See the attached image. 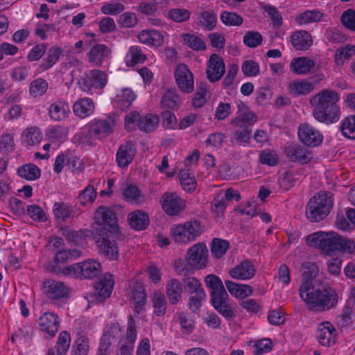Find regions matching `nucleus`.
Instances as JSON below:
<instances>
[{
  "mask_svg": "<svg viewBox=\"0 0 355 355\" xmlns=\"http://www.w3.org/2000/svg\"><path fill=\"white\" fill-rule=\"evenodd\" d=\"M259 162L270 166H276L279 162V156L275 150L265 149L259 153Z\"/></svg>",
  "mask_w": 355,
  "mask_h": 355,
  "instance_id": "69168bd1",
  "label": "nucleus"
},
{
  "mask_svg": "<svg viewBox=\"0 0 355 355\" xmlns=\"http://www.w3.org/2000/svg\"><path fill=\"white\" fill-rule=\"evenodd\" d=\"M146 60V55L143 53L141 48L138 46H130L125 55V62L128 67L143 63Z\"/></svg>",
  "mask_w": 355,
  "mask_h": 355,
  "instance_id": "79ce46f5",
  "label": "nucleus"
},
{
  "mask_svg": "<svg viewBox=\"0 0 355 355\" xmlns=\"http://www.w3.org/2000/svg\"><path fill=\"white\" fill-rule=\"evenodd\" d=\"M355 55V46L347 44L336 50L334 55V61L337 65H342L345 61L349 60Z\"/></svg>",
  "mask_w": 355,
  "mask_h": 355,
  "instance_id": "864d4df0",
  "label": "nucleus"
},
{
  "mask_svg": "<svg viewBox=\"0 0 355 355\" xmlns=\"http://www.w3.org/2000/svg\"><path fill=\"white\" fill-rule=\"evenodd\" d=\"M114 279L110 274L105 275L96 282L94 288L96 299L99 302H103L107 298L110 297L114 286Z\"/></svg>",
  "mask_w": 355,
  "mask_h": 355,
  "instance_id": "bb28decb",
  "label": "nucleus"
},
{
  "mask_svg": "<svg viewBox=\"0 0 355 355\" xmlns=\"http://www.w3.org/2000/svg\"><path fill=\"white\" fill-rule=\"evenodd\" d=\"M206 293L205 290L200 291L196 293L191 294L188 301V306L193 313L198 311L205 300Z\"/></svg>",
  "mask_w": 355,
  "mask_h": 355,
  "instance_id": "774afa93",
  "label": "nucleus"
},
{
  "mask_svg": "<svg viewBox=\"0 0 355 355\" xmlns=\"http://www.w3.org/2000/svg\"><path fill=\"white\" fill-rule=\"evenodd\" d=\"M306 242L309 246H318L327 254L336 251L351 253L355 250L353 240L343 238L335 232H315L307 236Z\"/></svg>",
  "mask_w": 355,
  "mask_h": 355,
  "instance_id": "7ed1b4c3",
  "label": "nucleus"
},
{
  "mask_svg": "<svg viewBox=\"0 0 355 355\" xmlns=\"http://www.w3.org/2000/svg\"><path fill=\"white\" fill-rule=\"evenodd\" d=\"M130 300L134 304L135 315H139L146 304L147 295L145 287L137 281H132L130 285Z\"/></svg>",
  "mask_w": 355,
  "mask_h": 355,
  "instance_id": "6ab92c4d",
  "label": "nucleus"
},
{
  "mask_svg": "<svg viewBox=\"0 0 355 355\" xmlns=\"http://www.w3.org/2000/svg\"><path fill=\"white\" fill-rule=\"evenodd\" d=\"M208 250L204 243L193 245L187 252V261L193 268L202 269L205 267Z\"/></svg>",
  "mask_w": 355,
  "mask_h": 355,
  "instance_id": "2eb2a0df",
  "label": "nucleus"
},
{
  "mask_svg": "<svg viewBox=\"0 0 355 355\" xmlns=\"http://www.w3.org/2000/svg\"><path fill=\"white\" fill-rule=\"evenodd\" d=\"M48 113L50 119L54 121H64L70 113L69 104L67 101L58 98L50 105Z\"/></svg>",
  "mask_w": 355,
  "mask_h": 355,
  "instance_id": "cd10ccee",
  "label": "nucleus"
},
{
  "mask_svg": "<svg viewBox=\"0 0 355 355\" xmlns=\"http://www.w3.org/2000/svg\"><path fill=\"white\" fill-rule=\"evenodd\" d=\"M52 211L55 220L58 223L67 222L74 215L73 207L64 202H55L53 204Z\"/></svg>",
  "mask_w": 355,
  "mask_h": 355,
  "instance_id": "2f4dec72",
  "label": "nucleus"
},
{
  "mask_svg": "<svg viewBox=\"0 0 355 355\" xmlns=\"http://www.w3.org/2000/svg\"><path fill=\"white\" fill-rule=\"evenodd\" d=\"M220 19L223 24L227 26H239L243 22L241 15L234 12L223 11L220 14Z\"/></svg>",
  "mask_w": 355,
  "mask_h": 355,
  "instance_id": "bf43d9fd",
  "label": "nucleus"
},
{
  "mask_svg": "<svg viewBox=\"0 0 355 355\" xmlns=\"http://www.w3.org/2000/svg\"><path fill=\"white\" fill-rule=\"evenodd\" d=\"M152 302L154 314L159 317L164 315L167 308L165 295L161 292L156 291L153 293Z\"/></svg>",
  "mask_w": 355,
  "mask_h": 355,
  "instance_id": "de8ad7c7",
  "label": "nucleus"
},
{
  "mask_svg": "<svg viewBox=\"0 0 355 355\" xmlns=\"http://www.w3.org/2000/svg\"><path fill=\"white\" fill-rule=\"evenodd\" d=\"M314 84L306 80H295L290 83L288 88L294 96H305L314 89Z\"/></svg>",
  "mask_w": 355,
  "mask_h": 355,
  "instance_id": "a19ab883",
  "label": "nucleus"
},
{
  "mask_svg": "<svg viewBox=\"0 0 355 355\" xmlns=\"http://www.w3.org/2000/svg\"><path fill=\"white\" fill-rule=\"evenodd\" d=\"M159 204L164 211L170 216L180 214L186 207L185 201L175 192H165L160 199Z\"/></svg>",
  "mask_w": 355,
  "mask_h": 355,
  "instance_id": "f8f14e48",
  "label": "nucleus"
},
{
  "mask_svg": "<svg viewBox=\"0 0 355 355\" xmlns=\"http://www.w3.org/2000/svg\"><path fill=\"white\" fill-rule=\"evenodd\" d=\"M49 84L46 80L38 78L33 80L29 85L30 94L34 97H40L46 93Z\"/></svg>",
  "mask_w": 355,
  "mask_h": 355,
  "instance_id": "13d9d810",
  "label": "nucleus"
},
{
  "mask_svg": "<svg viewBox=\"0 0 355 355\" xmlns=\"http://www.w3.org/2000/svg\"><path fill=\"white\" fill-rule=\"evenodd\" d=\"M128 222L132 229L141 231L148 227L150 220L147 213L142 210H136L129 214Z\"/></svg>",
  "mask_w": 355,
  "mask_h": 355,
  "instance_id": "473e14b6",
  "label": "nucleus"
},
{
  "mask_svg": "<svg viewBox=\"0 0 355 355\" xmlns=\"http://www.w3.org/2000/svg\"><path fill=\"white\" fill-rule=\"evenodd\" d=\"M73 110L76 116L84 119L93 113L94 103L92 99L83 98L74 103Z\"/></svg>",
  "mask_w": 355,
  "mask_h": 355,
  "instance_id": "58836bf2",
  "label": "nucleus"
},
{
  "mask_svg": "<svg viewBox=\"0 0 355 355\" xmlns=\"http://www.w3.org/2000/svg\"><path fill=\"white\" fill-rule=\"evenodd\" d=\"M159 118L152 114L141 116L138 121V127L140 130L148 132L153 131L158 125Z\"/></svg>",
  "mask_w": 355,
  "mask_h": 355,
  "instance_id": "09e8293b",
  "label": "nucleus"
},
{
  "mask_svg": "<svg viewBox=\"0 0 355 355\" xmlns=\"http://www.w3.org/2000/svg\"><path fill=\"white\" fill-rule=\"evenodd\" d=\"M119 236V230H109L106 227L96 228L93 234V239L99 254L109 260H117L119 256L118 246Z\"/></svg>",
  "mask_w": 355,
  "mask_h": 355,
  "instance_id": "39448f33",
  "label": "nucleus"
},
{
  "mask_svg": "<svg viewBox=\"0 0 355 355\" xmlns=\"http://www.w3.org/2000/svg\"><path fill=\"white\" fill-rule=\"evenodd\" d=\"M225 284L230 293L237 298H245L253 293L252 287L249 285L237 284L230 280H226Z\"/></svg>",
  "mask_w": 355,
  "mask_h": 355,
  "instance_id": "e433bc0d",
  "label": "nucleus"
},
{
  "mask_svg": "<svg viewBox=\"0 0 355 355\" xmlns=\"http://www.w3.org/2000/svg\"><path fill=\"white\" fill-rule=\"evenodd\" d=\"M300 296L311 312L323 313L335 309L338 304L337 291L324 281L303 282L299 288Z\"/></svg>",
  "mask_w": 355,
  "mask_h": 355,
  "instance_id": "f257e3e1",
  "label": "nucleus"
},
{
  "mask_svg": "<svg viewBox=\"0 0 355 355\" xmlns=\"http://www.w3.org/2000/svg\"><path fill=\"white\" fill-rule=\"evenodd\" d=\"M333 207V195L330 192L320 191L311 198L306 207V216L311 222L323 220Z\"/></svg>",
  "mask_w": 355,
  "mask_h": 355,
  "instance_id": "423d86ee",
  "label": "nucleus"
},
{
  "mask_svg": "<svg viewBox=\"0 0 355 355\" xmlns=\"http://www.w3.org/2000/svg\"><path fill=\"white\" fill-rule=\"evenodd\" d=\"M198 19L200 25L205 31H212L216 26L217 16L213 10L200 12Z\"/></svg>",
  "mask_w": 355,
  "mask_h": 355,
  "instance_id": "37998d69",
  "label": "nucleus"
},
{
  "mask_svg": "<svg viewBox=\"0 0 355 355\" xmlns=\"http://www.w3.org/2000/svg\"><path fill=\"white\" fill-rule=\"evenodd\" d=\"M182 39L185 44L193 51H200L207 49L206 43L198 35L186 33L182 35Z\"/></svg>",
  "mask_w": 355,
  "mask_h": 355,
  "instance_id": "603ef678",
  "label": "nucleus"
},
{
  "mask_svg": "<svg viewBox=\"0 0 355 355\" xmlns=\"http://www.w3.org/2000/svg\"><path fill=\"white\" fill-rule=\"evenodd\" d=\"M206 286L211 289V304L226 320L235 318L234 311L228 304L229 295L222 280L216 275H208L205 279Z\"/></svg>",
  "mask_w": 355,
  "mask_h": 355,
  "instance_id": "20e7f679",
  "label": "nucleus"
},
{
  "mask_svg": "<svg viewBox=\"0 0 355 355\" xmlns=\"http://www.w3.org/2000/svg\"><path fill=\"white\" fill-rule=\"evenodd\" d=\"M353 316H354V308L347 304L343 307L341 314L338 315L336 318L337 325L340 327L349 325L352 322Z\"/></svg>",
  "mask_w": 355,
  "mask_h": 355,
  "instance_id": "e2e57ef3",
  "label": "nucleus"
},
{
  "mask_svg": "<svg viewBox=\"0 0 355 355\" xmlns=\"http://www.w3.org/2000/svg\"><path fill=\"white\" fill-rule=\"evenodd\" d=\"M115 125L114 116L110 115L105 119H94L88 124L86 132L80 133L79 138L84 144L92 143L93 139L104 138L110 135Z\"/></svg>",
  "mask_w": 355,
  "mask_h": 355,
  "instance_id": "0eeeda50",
  "label": "nucleus"
},
{
  "mask_svg": "<svg viewBox=\"0 0 355 355\" xmlns=\"http://www.w3.org/2000/svg\"><path fill=\"white\" fill-rule=\"evenodd\" d=\"M111 54L107 46L102 44L94 45L88 53V60L94 66L100 67Z\"/></svg>",
  "mask_w": 355,
  "mask_h": 355,
  "instance_id": "c85d7f7f",
  "label": "nucleus"
},
{
  "mask_svg": "<svg viewBox=\"0 0 355 355\" xmlns=\"http://www.w3.org/2000/svg\"><path fill=\"white\" fill-rule=\"evenodd\" d=\"M174 78L177 87L182 92L190 94L193 91V74L187 64L181 63L176 66Z\"/></svg>",
  "mask_w": 355,
  "mask_h": 355,
  "instance_id": "ddd939ff",
  "label": "nucleus"
},
{
  "mask_svg": "<svg viewBox=\"0 0 355 355\" xmlns=\"http://www.w3.org/2000/svg\"><path fill=\"white\" fill-rule=\"evenodd\" d=\"M168 17L176 23H183L189 20L191 12L186 8H175L168 11Z\"/></svg>",
  "mask_w": 355,
  "mask_h": 355,
  "instance_id": "052dcab7",
  "label": "nucleus"
},
{
  "mask_svg": "<svg viewBox=\"0 0 355 355\" xmlns=\"http://www.w3.org/2000/svg\"><path fill=\"white\" fill-rule=\"evenodd\" d=\"M89 349V338L86 336L78 334L73 344L71 355H87Z\"/></svg>",
  "mask_w": 355,
  "mask_h": 355,
  "instance_id": "6e6d98bb",
  "label": "nucleus"
},
{
  "mask_svg": "<svg viewBox=\"0 0 355 355\" xmlns=\"http://www.w3.org/2000/svg\"><path fill=\"white\" fill-rule=\"evenodd\" d=\"M256 272L257 269L252 261L245 259L230 270L229 275L233 279L249 280L255 276Z\"/></svg>",
  "mask_w": 355,
  "mask_h": 355,
  "instance_id": "4be33fe9",
  "label": "nucleus"
},
{
  "mask_svg": "<svg viewBox=\"0 0 355 355\" xmlns=\"http://www.w3.org/2000/svg\"><path fill=\"white\" fill-rule=\"evenodd\" d=\"M136 95L130 88H124L117 94V107L121 110L128 108L135 100Z\"/></svg>",
  "mask_w": 355,
  "mask_h": 355,
  "instance_id": "49530a36",
  "label": "nucleus"
},
{
  "mask_svg": "<svg viewBox=\"0 0 355 355\" xmlns=\"http://www.w3.org/2000/svg\"><path fill=\"white\" fill-rule=\"evenodd\" d=\"M285 153L291 162H298L301 164H307L312 159L311 152L297 144H293L286 147Z\"/></svg>",
  "mask_w": 355,
  "mask_h": 355,
  "instance_id": "a878e982",
  "label": "nucleus"
},
{
  "mask_svg": "<svg viewBox=\"0 0 355 355\" xmlns=\"http://www.w3.org/2000/svg\"><path fill=\"white\" fill-rule=\"evenodd\" d=\"M301 272L304 279H305L303 282L306 281H320V279H314L319 272L318 266L314 262L304 263L301 267Z\"/></svg>",
  "mask_w": 355,
  "mask_h": 355,
  "instance_id": "680f3d73",
  "label": "nucleus"
},
{
  "mask_svg": "<svg viewBox=\"0 0 355 355\" xmlns=\"http://www.w3.org/2000/svg\"><path fill=\"white\" fill-rule=\"evenodd\" d=\"M94 218L98 225H103L109 230H119L118 219L113 207H98L94 212Z\"/></svg>",
  "mask_w": 355,
  "mask_h": 355,
  "instance_id": "f3484780",
  "label": "nucleus"
},
{
  "mask_svg": "<svg viewBox=\"0 0 355 355\" xmlns=\"http://www.w3.org/2000/svg\"><path fill=\"white\" fill-rule=\"evenodd\" d=\"M230 248V242L228 241L219 238H214L211 243V253L216 259L221 258Z\"/></svg>",
  "mask_w": 355,
  "mask_h": 355,
  "instance_id": "3c124183",
  "label": "nucleus"
},
{
  "mask_svg": "<svg viewBox=\"0 0 355 355\" xmlns=\"http://www.w3.org/2000/svg\"><path fill=\"white\" fill-rule=\"evenodd\" d=\"M238 115L230 121L231 125H252L257 121L256 114L250 110V108L240 101L237 104Z\"/></svg>",
  "mask_w": 355,
  "mask_h": 355,
  "instance_id": "5701e85b",
  "label": "nucleus"
},
{
  "mask_svg": "<svg viewBox=\"0 0 355 355\" xmlns=\"http://www.w3.org/2000/svg\"><path fill=\"white\" fill-rule=\"evenodd\" d=\"M62 49L60 47H52L47 51L46 57L42 59L40 68L43 71L51 69L59 60Z\"/></svg>",
  "mask_w": 355,
  "mask_h": 355,
  "instance_id": "c03bdc74",
  "label": "nucleus"
},
{
  "mask_svg": "<svg viewBox=\"0 0 355 355\" xmlns=\"http://www.w3.org/2000/svg\"><path fill=\"white\" fill-rule=\"evenodd\" d=\"M124 198L130 202L140 203L143 202L144 197L137 186L128 184L123 191Z\"/></svg>",
  "mask_w": 355,
  "mask_h": 355,
  "instance_id": "0e129e2a",
  "label": "nucleus"
},
{
  "mask_svg": "<svg viewBox=\"0 0 355 355\" xmlns=\"http://www.w3.org/2000/svg\"><path fill=\"white\" fill-rule=\"evenodd\" d=\"M17 174L22 179L34 181L41 176V170L35 164L27 163L19 166L17 168Z\"/></svg>",
  "mask_w": 355,
  "mask_h": 355,
  "instance_id": "4c0bfd02",
  "label": "nucleus"
},
{
  "mask_svg": "<svg viewBox=\"0 0 355 355\" xmlns=\"http://www.w3.org/2000/svg\"><path fill=\"white\" fill-rule=\"evenodd\" d=\"M182 284L178 279H171L168 281L166 285V295L171 304L178 303L182 298Z\"/></svg>",
  "mask_w": 355,
  "mask_h": 355,
  "instance_id": "72a5a7b5",
  "label": "nucleus"
},
{
  "mask_svg": "<svg viewBox=\"0 0 355 355\" xmlns=\"http://www.w3.org/2000/svg\"><path fill=\"white\" fill-rule=\"evenodd\" d=\"M243 42L248 47L255 48L262 43L263 37L259 32L248 31L244 35Z\"/></svg>",
  "mask_w": 355,
  "mask_h": 355,
  "instance_id": "338daca9",
  "label": "nucleus"
},
{
  "mask_svg": "<svg viewBox=\"0 0 355 355\" xmlns=\"http://www.w3.org/2000/svg\"><path fill=\"white\" fill-rule=\"evenodd\" d=\"M182 332L186 334H191L195 329V322L192 317L187 313L179 312L176 313Z\"/></svg>",
  "mask_w": 355,
  "mask_h": 355,
  "instance_id": "4d7b16f0",
  "label": "nucleus"
},
{
  "mask_svg": "<svg viewBox=\"0 0 355 355\" xmlns=\"http://www.w3.org/2000/svg\"><path fill=\"white\" fill-rule=\"evenodd\" d=\"M40 330L53 338L58 331L60 320L58 316L53 312L43 313L38 320Z\"/></svg>",
  "mask_w": 355,
  "mask_h": 355,
  "instance_id": "412c9836",
  "label": "nucleus"
},
{
  "mask_svg": "<svg viewBox=\"0 0 355 355\" xmlns=\"http://www.w3.org/2000/svg\"><path fill=\"white\" fill-rule=\"evenodd\" d=\"M137 334L136 323L132 315H129L125 338L119 340L117 355H132Z\"/></svg>",
  "mask_w": 355,
  "mask_h": 355,
  "instance_id": "4468645a",
  "label": "nucleus"
},
{
  "mask_svg": "<svg viewBox=\"0 0 355 355\" xmlns=\"http://www.w3.org/2000/svg\"><path fill=\"white\" fill-rule=\"evenodd\" d=\"M42 139V133L36 126L27 128L22 134L23 141L29 146L39 144Z\"/></svg>",
  "mask_w": 355,
  "mask_h": 355,
  "instance_id": "5fc2aeb1",
  "label": "nucleus"
},
{
  "mask_svg": "<svg viewBox=\"0 0 355 355\" xmlns=\"http://www.w3.org/2000/svg\"><path fill=\"white\" fill-rule=\"evenodd\" d=\"M107 81V75L103 71L92 69L80 77L78 85L82 91L92 94L96 90L103 89Z\"/></svg>",
  "mask_w": 355,
  "mask_h": 355,
  "instance_id": "9b49d317",
  "label": "nucleus"
},
{
  "mask_svg": "<svg viewBox=\"0 0 355 355\" xmlns=\"http://www.w3.org/2000/svg\"><path fill=\"white\" fill-rule=\"evenodd\" d=\"M101 272V264L99 261L94 259H87L66 267L63 273L80 279H92L99 275Z\"/></svg>",
  "mask_w": 355,
  "mask_h": 355,
  "instance_id": "9d476101",
  "label": "nucleus"
},
{
  "mask_svg": "<svg viewBox=\"0 0 355 355\" xmlns=\"http://www.w3.org/2000/svg\"><path fill=\"white\" fill-rule=\"evenodd\" d=\"M182 101L175 89H168L162 96L161 106L162 108L177 110Z\"/></svg>",
  "mask_w": 355,
  "mask_h": 355,
  "instance_id": "ea45409f",
  "label": "nucleus"
},
{
  "mask_svg": "<svg viewBox=\"0 0 355 355\" xmlns=\"http://www.w3.org/2000/svg\"><path fill=\"white\" fill-rule=\"evenodd\" d=\"M290 41L292 46L296 51H306L313 43L311 35L304 30L296 31L293 33Z\"/></svg>",
  "mask_w": 355,
  "mask_h": 355,
  "instance_id": "c756f323",
  "label": "nucleus"
},
{
  "mask_svg": "<svg viewBox=\"0 0 355 355\" xmlns=\"http://www.w3.org/2000/svg\"><path fill=\"white\" fill-rule=\"evenodd\" d=\"M43 290L50 303L57 306L66 304L71 293V288L69 286L51 279L44 282Z\"/></svg>",
  "mask_w": 355,
  "mask_h": 355,
  "instance_id": "1a4fd4ad",
  "label": "nucleus"
},
{
  "mask_svg": "<svg viewBox=\"0 0 355 355\" xmlns=\"http://www.w3.org/2000/svg\"><path fill=\"white\" fill-rule=\"evenodd\" d=\"M315 62L308 57L293 58L290 64V69L295 74H306L314 67Z\"/></svg>",
  "mask_w": 355,
  "mask_h": 355,
  "instance_id": "f704fd0d",
  "label": "nucleus"
},
{
  "mask_svg": "<svg viewBox=\"0 0 355 355\" xmlns=\"http://www.w3.org/2000/svg\"><path fill=\"white\" fill-rule=\"evenodd\" d=\"M315 336L320 345L329 347L336 342V329L330 322L324 321L318 324Z\"/></svg>",
  "mask_w": 355,
  "mask_h": 355,
  "instance_id": "a211bd4d",
  "label": "nucleus"
},
{
  "mask_svg": "<svg viewBox=\"0 0 355 355\" xmlns=\"http://www.w3.org/2000/svg\"><path fill=\"white\" fill-rule=\"evenodd\" d=\"M225 65L223 58L216 53H212L208 60L207 70V78L211 83L218 81L224 75Z\"/></svg>",
  "mask_w": 355,
  "mask_h": 355,
  "instance_id": "aec40b11",
  "label": "nucleus"
},
{
  "mask_svg": "<svg viewBox=\"0 0 355 355\" xmlns=\"http://www.w3.org/2000/svg\"><path fill=\"white\" fill-rule=\"evenodd\" d=\"M297 135L300 141L305 146L310 147L319 146L323 141L322 134L306 123L299 125Z\"/></svg>",
  "mask_w": 355,
  "mask_h": 355,
  "instance_id": "dca6fc26",
  "label": "nucleus"
},
{
  "mask_svg": "<svg viewBox=\"0 0 355 355\" xmlns=\"http://www.w3.org/2000/svg\"><path fill=\"white\" fill-rule=\"evenodd\" d=\"M137 150L132 141H128L121 144L116 154V161L121 168H126L132 162Z\"/></svg>",
  "mask_w": 355,
  "mask_h": 355,
  "instance_id": "393cba45",
  "label": "nucleus"
},
{
  "mask_svg": "<svg viewBox=\"0 0 355 355\" xmlns=\"http://www.w3.org/2000/svg\"><path fill=\"white\" fill-rule=\"evenodd\" d=\"M170 231L175 242L182 244L196 241L202 233L200 223L195 220L175 225L171 227Z\"/></svg>",
  "mask_w": 355,
  "mask_h": 355,
  "instance_id": "6e6552de",
  "label": "nucleus"
},
{
  "mask_svg": "<svg viewBox=\"0 0 355 355\" xmlns=\"http://www.w3.org/2000/svg\"><path fill=\"white\" fill-rule=\"evenodd\" d=\"M236 129L232 132V140L239 144H248L251 138L252 128L249 125H232Z\"/></svg>",
  "mask_w": 355,
  "mask_h": 355,
  "instance_id": "a18cd8bd",
  "label": "nucleus"
},
{
  "mask_svg": "<svg viewBox=\"0 0 355 355\" xmlns=\"http://www.w3.org/2000/svg\"><path fill=\"white\" fill-rule=\"evenodd\" d=\"M339 99L338 92L330 89H324L314 95L310 100L314 118L327 124L337 122L340 115Z\"/></svg>",
  "mask_w": 355,
  "mask_h": 355,
  "instance_id": "f03ea898",
  "label": "nucleus"
},
{
  "mask_svg": "<svg viewBox=\"0 0 355 355\" xmlns=\"http://www.w3.org/2000/svg\"><path fill=\"white\" fill-rule=\"evenodd\" d=\"M139 41L149 46L159 47L164 44V35L154 29L141 31L137 36Z\"/></svg>",
  "mask_w": 355,
  "mask_h": 355,
  "instance_id": "7c9ffc66",
  "label": "nucleus"
},
{
  "mask_svg": "<svg viewBox=\"0 0 355 355\" xmlns=\"http://www.w3.org/2000/svg\"><path fill=\"white\" fill-rule=\"evenodd\" d=\"M342 135L349 139H355V115L345 117L340 123Z\"/></svg>",
  "mask_w": 355,
  "mask_h": 355,
  "instance_id": "8fccbe9b",
  "label": "nucleus"
},
{
  "mask_svg": "<svg viewBox=\"0 0 355 355\" xmlns=\"http://www.w3.org/2000/svg\"><path fill=\"white\" fill-rule=\"evenodd\" d=\"M295 22L299 26H305L312 23L327 21V15L319 9L306 10L297 14Z\"/></svg>",
  "mask_w": 355,
  "mask_h": 355,
  "instance_id": "b1692460",
  "label": "nucleus"
},
{
  "mask_svg": "<svg viewBox=\"0 0 355 355\" xmlns=\"http://www.w3.org/2000/svg\"><path fill=\"white\" fill-rule=\"evenodd\" d=\"M62 234L69 242L78 245L83 244V241L90 236L92 232L89 230H72L66 226L62 228Z\"/></svg>",
  "mask_w": 355,
  "mask_h": 355,
  "instance_id": "c9c22d12",
  "label": "nucleus"
}]
</instances>
